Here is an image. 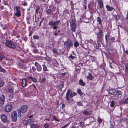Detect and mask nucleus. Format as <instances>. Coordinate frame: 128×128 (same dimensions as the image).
<instances>
[{
	"instance_id": "1",
	"label": "nucleus",
	"mask_w": 128,
	"mask_h": 128,
	"mask_svg": "<svg viewBox=\"0 0 128 128\" xmlns=\"http://www.w3.org/2000/svg\"><path fill=\"white\" fill-rule=\"evenodd\" d=\"M16 43L13 42L11 40H7L6 41L5 45L8 48L12 49H15L16 48Z\"/></svg>"
},
{
	"instance_id": "62",
	"label": "nucleus",
	"mask_w": 128,
	"mask_h": 128,
	"mask_svg": "<svg viewBox=\"0 0 128 128\" xmlns=\"http://www.w3.org/2000/svg\"><path fill=\"white\" fill-rule=\"evenodd\" d=\"M54 36H56L59 35V34H58V33H54Z\"/></svg>"
},
{
	"instance_id": "21",
	"label": "nucleus",
	"mask_w": 128,
	"mask_h": 128,
	"mask_svg": "<svg viewBox=\"0 0 128 128\" xmlns=\"http://www.w3.org/2000/svg\"><path fill=\"white\" fill-rule=\"evenodd\" d=\"M79 84L82 86H84L85 85V84L83 80H80L78 82Z\"/></svg>"
},
{
	"instance_id": "15",
	"label": "nucleus",
	"mask_w": 128,
	"mask_h": 128,
	"mask_svg": "<svg viewBox=\"0 0 128 128\" xmlns=\"http://www.w3.org/2000/svg\"><path fill=\"white\" fill-rule=\"evenodd\" d=\"M14 14L17 17H20L21 15L20 10H16V12L14 13Z\"/></svg>"
},
{
	"instance_id": "64",
	"label": "nucleus",
	"mask_w": 128,
	"mask_h": 128,
	"mask_svg": "<svg viewBox=\"0 0 128 128\" xmlns=\"http://www.w3.org/2000/svg\"><path fill=\"white\" fill-rule=\"evenodd\" d=\"M42 20L41 21H40V24H39V26H41V24L42 23Z\"/></svg>"
},
{
	"instance_id": "17",
	"label": "nucleus",
	"mask_w": 128,
	"mask_h": 128,
	"mask_svg": "<svg viewBox=\"0 0 128 128\" xmlns=\"http://www.w3.org/2000/svg\"><path fill=\"white\" fill-rule=\"evenodd\" d=\"M98 2L99 4L100 8H102L103 7V2L102 0H98Z\"/></svg>"
},
{
	"instance_id": "61",
	"label": "nucleus",
	"mask_w": 128,
	"mask_h": 128,
	"mask_svg": "<svg viewBox=\"0 0 128 128\" xmlns=\"http://www.w3.org/2000/svg\"><path fill=\"white\" fill-rule=\"evenodd\" d=\"M23 5L24 6H26L27 5V3L25 2H24L23 4Z\"/></svg>"
},
{
	"instance_id": "39",
	"label": "nucleus",
	"mask_w": 128,
	"mask_h": 128,
	"mask_svg": "<svg viewBox=\"0 0 128 128\" xmlns=\"http://www.w3.org/2000/svg\"><path fill=\"white\" fill-rule=\"evenodd\" d=\"M124 101L126 103H128V98H126L124 99Z\"/></svg>"
},
{
	"instance_id": "22",
	"label": "nucleus",
	"mask_w": 128,
	"mask_h": 128,
	"mask_svg": "<svg viewBox=\"0 0 128 128\" xmlns=\"http://www.w3.org/2000/svg\"><path fill=\"white\" fill-rule=\"evenodd\" d=\"M28 124L29 125H31L34 123V120L32 119H30L28 120Z\"/></svg>"
},
{
	"instance_id": "9",
	"label": "nucleus",
	"mask_w": 128,
	"mask_h": 128,
	"mask_svg": "<svg viewBox=\"0 0 128 128\" xmlns=\"http://www.w3.org/2000/svg\"><path fill=\"white\" fill-rule=\"evenodd\" d=\"M28 107L26 105L23 106L21 108L20 112L22 113L25 112L28 110Z\"/></svg>"
},
{
	"instance_id": "33",
	"label": "nucleus",
	"mask_w": 128,
	"mask_h": 128,
	"mask_svg": "<svg viewBox=\"0 0 128 128\" xmlns=\"http://www.w3.org/2000/svg\"><path fill=\"white\" fill-rule=\"evenodd\" d=\"M38 50L37 48H35L33 50L32 52L34 53H37Z\"/></svg>"
},
{
	"instance_id": "38",
	"label": "nucleus",
	"mask_w": 128,
	"mask_h": 128,
	"mask_svg": "<svg viewBox=\"0 0 128 128\" xmlns=\"http://www.w3.org/2000/svg\"><path fill=\"white\" fill-rule=\"evenodd\" d=\"M5 70L2 68L0 65V72H4Z\"/></svg>"
},
{
	"instance_id": "26",
	"label": "nucleus",
	"mask_w": 128,
	"mask_h": 128,
	"mask_svg": "<svg viewBox=\"0 0 128 128\" xmlns=\"http://www.w3.org/2000/svg\"><path fill=\"white\" fill-rule=\"evenodd\" d=\"M122 92L120 90H116L115 92V95H121Z\"/></svg>"
},
{
	"instance_id": "28",
	"label": "nucleus",
	"mask_w": 128,
	"mask_h": 128,
	"mask_svg": "<svg viewBox=\"0 0 128 128\" xmlns=\"http://www.w3.org/2000/svg\"><path fill=\"white\" fill-rule=\"evenodd\" d=\"M83 114L85 115L86 116H89L90 114L86 110H85L83 112Z\"/></svg>"
},
{
	"instance_id": "14",
	"label": "nucleus",
	"mask_w": 128,
	"mask_h": 128,
	"mask_svg": "<svg viewBox=\"0 0 128 128\" xmlns=\"http://www.w3.org/2000/svg\"><path fill=\"white\" fill-rule=\"evenodd\" d=\"M103 32L102 30L99 29L98 33L97 34V36L99 38H101L103 35Z\"/></svg>"
},
{
	"instance_id": "10",
	"label": "nucleus",
	"mask_w": 128,
	"mask_h": 128,
	"mask_svg": "<svg viewBox=\"0 0 128 128\" xmlns=\"http://www.w3.org/2000/svg\"><path fill=\"white\" fill-rule=\"evenodd\" d=\"M0 118L4 122H7L8 120L7 118L5 115L4 114H2Z\"/></svg>"
},
{
	"instance_id": "45",
	"label": "nucleus",
	"mask_w": 128,
	"mask_h": 128,
	"mask_svg": "<svg viewBox=\"0 0 128 128\" xmlns=\"http://www.w3.org/2000/svg\"><path fill=\"white\" fill-rule=\"evenodd\" d=\"M8 92H13V89L12 88H8Z\"/></svg>"
},
{
	"instance_id": "35",
	"label": "nucleus",
	"mask_w": 128,
	"mask_h": 128,
	"mask_svg": "<svg viewBox=\"0 0 128 128\" xmlns=\"http://www.w3.org/2000/svg\"><path fill=\"white\" fill-rule=\"evenodd\" d=\"M23 124L24 125H26L27 124H28V120H24L23 121Z\"/></svg>"
},
{
	"instance_id": "54",
	"label": "nucleus",
	"mask_w": 128,
	"mask_h": 128,
	"mask_svg": "<svg viewBox=\"0 0 128 128\" xmlns=\"http://www.w3.org/2000/svg\"><path fill=\"white\" fill-rule=\"evenodd\" d=\"M70 58L72 60H73L74 59V57L72 55H70L69 56Z\"/></svg>"
},
{
	"instance_id": "37",
	"label": "nucleus",
	"mask_w": 128,
	"mask_h": 128,
	"mask_svg": "<svg viewBox=\"0 0 128 128\" xmlns=\"http://www.w3.org/2000/svg\"><path fill=\"white\" fill-rule=\"evenodd\" d=\"M53 52L55 54H57L58 53L57 50L55 48L53 49Z\"/></svg>"
},
{
	"instance_id": "63",
	"label": "nucleus",
	"mask_w": 128,
	"mask_h": 128,
	"mask_svg": "<svg viewBox=\"0 0 128 128\" xmlns=\"http://www.w3.org/2000/svg\"><path fill=\"white\" fill-rule=\"evenodd\" d=\"M32 47L33 48H36V45H34V44H32Z\"/></svg>"
},
{
	"instance_id": "49",
	"label": "nucleus",
	"mask_w": 128,
	"mask_h": 128,
	"mask_svg": "<svg viewBox=\"0 0 128 128\" xmlns=\"http://www.w3.org/2000/svg\"><path fill=\"white\" fill-rule=\"evenodd\" d=\"M66 98L67 101H68V102L70 101V99L69 96H66Z\"/></svg>"
},
{
	"instance_id": "23",
	"label": "nucleus",
	"mask_w": 128,
	"mask_h": 128,
	"mask_svg": "<svg viewBox=\"0 0 128 128\" xmlns=\"http://www.w3.org/2000/svg\"><path fill=\"white\" fill-rule=\"evenodd\" d=\"M88 78L90 80H92L93 79V77L92 74L90 73H88Z\"/></svg>"
},
{
	"instance_id": "7",
	"label": "nucleus",
	"mask_w": 128,
	"mask_h": 128,
	"mask_svg": "<svg viewBox=\"0 0 128 128\" xmlns=\"http://www.w3.org/2000/svg\"><path fill=\"white\" fill-rule=\"evenodd\" d=\"M12 108V106L10 104H8L5 108V110L6 112H8L10 111Z\"/></svg>"
},
{
	"instance_id": "12",
	"label": "nucleus",
	"mask_w": 128,
	"mask_h": 128,
	"mask_svg": "<svg viewBox=\"0 0 128 128\" xmlns=\"http://www.w3.org/2000/svg\"><path fill=\"white\" fill-rule=\"evenodd\" d=\"M5 101V96L0 97V106L3 105L4 102Z\"/></svg>"
},
{
	"instance_id": "13",
	"label": "nucleus",
	"mask_w": 128,
	"mask_h": 128,
	"mask_svg": "<svg viewBox=\"0 0 128 128\" xmlns=\"http://www.w3.org/2000/svg\"><path fill=\"white\" fill-rule=\"evenodd\" d=\"M107 10L109 12H111L112 10H115V9L112 6H110L109 5L107 4L106 6Z\"/></svg>"
},
{
	"instance_id": "41",
	"label": "nucleus",
	"mask_w": 128,
	"mask_h": 128,
	"mask_svg": "<svg viewBox=\"0 0 128 128\" xmlns=\"http://www.w3.org/2000/svg\"><path fill=\"white\" fill-rule=\"evenodd\" d=\"M97 121L99 123H101L102 122V120L100 118H98Z\"/></svg>"
},
{
	"instance_id": "34",
	"label": "nucleus",
	"mask_w": 128,
	"mask_h": 128,
	"mask_svg": "<svg viewBox=\"0 0 128 128\" xmlns=\"http://www.w3.org/2000/svg\"><path fill=\"white\" fill-rule=\"evenodd\" d=\"M74 46L76 47L79 46V43L78 42H75L74 44Z\"/></svg>"
},
{
	"instance_id": "24",
	"label": "nucleus",
	"mask_w": 128,
	"mask_h": 128,
	"mask_svg": "<svg viewBox=\"0 0 128 128\" xmlns=\"http://www.w3.org/2000/svg\"><path fill=\"white\" fill-rule=\"evenodd\" d=\"M46 12L47 14L48 15L50 14H51L52 13V10L50 8L47 9L46 10Z\"/></svg>"
},
{
	"instance_id": "8",
	"label": "nucleus",
	"mask_w": 128,
	"mask_h": 128,
	"mask_svg": "<svg viewBox=\"0 0 128 128\" xmlns=\"http://www.w3.org/2000/svg\"><path fill=\"white\" fill-rule=\"evenodd\" d=\"M76 95V94L74 92H71V90L70 89H68L66 93V96H74Z\"/></svg>"
},
{
	"instance_id": "55",
	"label": "nucleus",
	"mask_w": 128,
	"mask_h": 128,
	"mask_svg": "<svg viewBox=\"0 0 128 128\" xmlns=\"http://www.w3.org/2000/svg\"><path fill=\"white\" fill-rule=\"evenodd\" d=\"M64 86V84L63 83H62V84L60 86V88H63Z\"/></svg>"
},
{
	"instance_id": "48",
	"label": "nucleus",
	"mask_w": 128,
	"mask_h": 128,
	"mask_svg": "<svg viewBox=\"0 0 128 128\" xmlns=\"http://www.w3.org/2000/svg\"><path fill=\"white\" fill-rule=\"evenodd\" d=\"M44 127L46 128H48L49 127V124H46L44 125Z\"/></svg>"
},
{
	"instance_id": "36",
	"label": "nucleus",
	"mask_w": 128,
	"mask_h": 128,
	"mask_svg": "<svg viewBox=\"0 0 128 128\" xmlns=\"http://www.w3.org/2000/svg\"><path fill=\"white\" fill-rule=\"evenodd\" d=\"M40 9V8L38 6L36 9V13H37L39 11Z\"/></svg>"
},
{
	"instance_id": "20",
	"label": "nucleus",
	"mask_w": 128,
	"mask_h": 128,
	"mask_svg": "<svg viewBox=\"0 0 128 128\" xmlns=\"http://www.w3.org/2000/svg\"><path fill=\"white\" fill-rule=\"evenodd\" d=\"M125 74L126 76H128V64H126L125 66Z\"/></svg>"
},
{
	"instance_id": "2",
	"label": "nucleus",
	"mask_w": 128,
	"mask_h": 128,
	"mask_svg": "<svg viewBox=\"0 0 128 128\" xmlns=\"http://www.w3.org/2000/svg\"><path fill=\"white\" fill-rule=\"evenodd\" d=\"M60 20H56L54 22L50 21L49 22L48 24L50 26H53L52 27L54 30H56L58 27V25L60 23Z\"/></svg>"
},
{
	"instance_id": "57",
	"label": "nucleus",
	"mask_w": 128,
	"mask_h": 128,
	"mask_svg": "<svg viewBox=\"0 0 128 128\" xmlns=\"http://www.w3.org/2000/svg\"><path fill=\"white\" fill-rule=\"evenodd\" d=\"M125 53L126 55H128V50H126L125 52Z\"/></svg>"
},
{
	"instance_id": "32",
	"label": "nucleus",
	"mask_w": 128,
	"mask_h": 128,
	"mask_svg": "<svg viewBox=\"0 0 128 128\" xmlns=\"http://www.w3.org/2000/svg\"><path fill=\"white\" fill-rule=\"evenodd\" d=\"M105 38L106 40V42L107 43L108 42V40L109 39V37L108 35H106L105 36Z\"/></svg>"
},
{
	"instance_id": "44",
	"label": "nucleus",
	"mask_w": 128,
	"mask_h": 128,
	"mask_svg": "<svg viewBox=\"0 0 128 128\" xmlns=\"http://www.w3.org/2000/svg\"><path fill=\"white\" fill-rule=\"evenodd\" d=\"M114 105V101H112L111 102L110 106L111 107H113Z\"/></svg>"
},
{
	"instance_id": "46",
	"label": "nucleus",
	"mask_w": 128,
	"mask_h": 128,
	"mask_svg": "<svg viewBox=\"0 0 128 128\" xmlns=\"http://www.w3.org/2000/svg\"><path fill=\"white\" fill-rule=\"evenodd\" d=\"M80 124L81 126L84 127V123L83 122H80Z\"/></svg>"
},
{
	"instance_id": "58",
	"label": "nucleus",
	"mask_w": 128,
	"mask_h": 128,
	"mask_svg": "<svg viewBox=\"0 0 128 128\" xmlns=\"http://www.w3.org/2000/svg\"><path fill=\"white\" fill-rule=\"evenodd\" d=\"M32 70L34 71H35L36 70V69L35 68V67L34 66H32Z\"/></svg>"
},
{
	"instance_id": "31",
	"label": "nucleus",
	"mask_w": 128,
	"mask_h": 128,
	"mask_svg": "<svg viewBox=\"0 0 128 128\" xmlns=\"http://www.w3.org/2000/svg\"><path fill=\"white\" fill-rule=\"evenodd\" d=\"M77 92L80 95L82 96V95L83 93L82 92L81 90L80 89H78L77 90Z\"/></svg>"
},
{
	"instance_id": "52",
	"label": "nucleus",
	"mask_w": 128,
	"mask_h": 128,
	"mask_svg": "<svg viewBox=\"0 0 128 128\" xmlns=\"http://www.w3.org/2000/svg\"><path fill=\"white\" fill-rule=\"evenodd\" d=\"M111 40L113 42H114L115 40V38L114 37H112L111 38Z\"/></svg>"
},
{
	"instance_id": "43",
	"label": "nucleus",
	"mask_w": 128,
	"mask_h": 128,
	"mask_svg": "<svg viewBox=\"0 0 128 128\" xmlns=\"http://www.w3.org/2000/svg\"><path fill=\"white\" fill-rule=\"evenodd\" d=\"M33 38L34 39L38 40L39 38V37L38 36L36 35L33 36Z\"/></svg>"
},
{
	"instance_id": "5",
	"label": "nucleus",
	"mask_w": 128,
	"mask_h": 128,
	"mask_svg": "<svg viewBox=\"0 0 128 128\" xmlns=\"http://www.w3.org/2000/svg\"><path fill=\"white\" fill-rule=\"evenodd\" d=\"M17 114L15 111H13L11 114V117L12 120L14 122H16L17 119Z\"/></svg>"
},
{
	"instance_id": "6",
	"label": "nucleus",
	"mask_w": 128,
	"mask_h": 128,
	"mask_svg": "<svg viewBox=\"0 0 128 128\" xmlns=\"http://www.w3.org/2000/svg\"><path fill=\"white\" fill-rule=\"evenodd\" d=\"M34 65L36 66V70L40 72L42 70V68L41 66L38 62H35Z\"/></svg>"
},
{
	"instance_id": "25",
	"label": "nucleus",
	"mask_w": 128,
	"mask_h": 128,
	"mask_svg": "<svg viewBox=\"0 0 128 128\" xmlns=\"http://www.w3.org/2000/svg\"><path fill=\"white\" fill-rule=\"evenodd\" d=\"M96 21L99 24H100L102 23L101 19L99 17L96 18Z\"/></svg>"
},
{
	"instance_id": "51",
	"label": "nucleus",
	"mask_w": 128,
	"mask_h": 128,
	"mask_svg": "<svg viewBox=\"0 0 128 128\" xmlns=\"http://www.w3.org/2000/svg\"><path fill=\"white\" fill-rule=\"evenodd\" d=\"M69 124H66L64 126H62L61 128H65L66 127V126H68L69 125Z\"/></svg>"
},
{
	"instance_id": "29",
	"label": "nucleus",
	"mask_w": 128,
	"mask_h": 128,
	"mask_svg": "<svg viewBox=\"0 0 128 128\" xmlns=\"http://www.w3.org/2000/svg\"><path fill=\"white\" fill-rule=\"evenodd\" d=\"M114 16L115 17V20L116 21H118L120 19L119 16L115 14L114 15Z\"/></svg>"
},
{
	"instance_id": "47",
	"label": "nucleus",
	"mask_w": 128,
	"mask_h": 128,
	"mask_svg": "<svg viewBox=\"0 0 128 128\" xmlns=\"http://www.w3.org/2000/svg\"><path fill=\"white\" fill-rule=\"evenodd\" d=\"M77 104L78 105V106H82V103L80 102H77Z\"/></svg>"
},
{
	"instance_id": "50",
	"label": "nucleus",
	"mask_w": 128,
	"mask_h": 128,
	"mask_svg": "<svg viewBox=\"0 0 128 128\" xmlns=\"http://www.w3.org/2000/svg\"><path fill=\"white\" fill-rule=\"evenodd\" d=\"M20 7L19 6H17L16 7V10H19Z\"/></svg>"
},
{
	"instance_id": "16",
	"label": "nucleus",
	"mask_w": 128,
	"mask_h": 128,
	"mask_svg": "<svg viewBox=\"0 0 128 128\" xmlns=\"http://www.w3.org/2000/svg\"><path fill=\"white\" fill-rule=\"evenodd\" d=\"M27 79L31 80L32 81L34 82H37V80L34 78L32 77L31 76H28L27 78Z\"/></svg>"
},
{
	"instance_id": "53",
	"label": "nucleus",
	"mask_w": 128,
	"mask_h": 128,
	"mask_svg": "<svg viewBox=\"0 0 128 128\" xmlns=\"http://www.w3.org/2000/svg\"><path fill=\"white\" fill-rule=\"evenodd\" d=\"M46 80V78H42V79L41 80V81H42V82H44Z\"/></svg>"
},
{
	"instance_id": "3",
	"label": "nucleus",
	"mask_w": 128,
	"mask_h": 128,
	"mask_svg": "<svg viewBox=\"0 0 128 128\" xmlns=\"http://www.w3.org/2000/svg\"><path fill=\"white\" fill-rule=\"evenodd\" d=\"M64 45L65 46L70 48L72 46L73 43L70 39H67V40L64 42Z\"/></svg>"
},
{
	"instance_id": "42",
	"label": "nucleus",
	"mask_w": 128,
	"mask_h": 128,
	"mask_svg": "<svg viewBox=\"0 0 128 128\" xmlns=\"http://www.w3.org/2000/svg\"><path fill=\"white\" fill-rule=\"evenodd\" d=\"M4 84V83L3 82H0V87H2Z\"/></svg>"
},
{
	"instance_id": "40",
	"label": "nucleus",
	"mask_w": 128,
	"mask_h": 128,
	"mask_svg": "<svg viewBox=\"0 0 128 128\" xmlns=\"http://www.w3.org/2000/svg\"><path fill=\"white\" fill-rule=\"evenodd\" d=\"M4 57V56L2 55V54L0 53V60H2Z\"/></svg>"
},
{
	"instance_id": "59",
	"label": "nucleus",
	"mask_w": 128,
	"mask_h": 128,
	"mask_svg": "<svg viewBox=\"0 0 128 128\" xmlns=\"http://www.w3.org/2000/svg\"><path fill=\"white\" fill-rule=\"evenodd\" d=\"M83 6L84 8V9L85 10H86L87 8L86 6L85 5H83Z\"/></svg>"
},
{
	"instance_id": "4",
	"label": "nucleus",
	"mask_w": 128,
	"mask_h": 128,
	"mask_svg": "<svg viewBox=\"0 0 128 128\" xmlns=\"http://www.w3.org/2000/svg\"><path fill=\"white\" fill-rule=\"evenodd\" d=\"M71 28L74 32H76V25L75 23V21L72 19V20L71 23L70 24Z\"/></svg>"
},
{
	"instance_id": "60",
	"label": "nucleus",
	"mask_w": 128,
	"mask_h": 128,
	"mask_svg": "<svg viewBox=\"0 0 128 128\" xmlns=\"http://www.w3.org/2000/svg\"><path fill=\"white\" fill-rule=\"evenodd\" d=\"M46 0H39V1L41 2H46Z\"/></svg>"
},
{
	"instance_id": "11",
	"label": "nucleus",
	"mask_w": 128,
	"mask_h": 128,
	"mask_svg": "<svg viewBox=\"0 0 128 128\" xmlns=\"http://www.w3.org/2000/svg\"><path fill=\"white\" fill-rule=\"evenodd\" d=\"M26 78H23L22 80V86L23 88L25 87L27 85L26 83Z\"/></svg>"
},
{
	"instance_id": "27",
	"label": "nucleus",
	"mask_w": 128,
	"mask_h": 128,
	"mask_svg": "<svg viewBox=\"0 0 128 128\" xmlns=\"http://www.w3.org/2000/svg\"><path fill=\"white\" fill-rule=\"evenodd\" d=\"M80 67L78 66H76V71L78 73H79L80 72Z\"/></svg>"
},
{
	"instance_id": "19",
	"label": "nucleus",
	"mask_w": 128,
	"mask_h": 128,
	"mask_svg": "<svg viewBox=\"0 0 128 128\" xmlns=\"http://www.w3.org/2000/svg\"><path fill=\"white\" fill-rule=\"evenodd\" d=\"M40 127V125L39 124H32L30 126V128H39Z\"/></svg>"
},
{
	"instance_id": "30",
	"label": "nucleus",
	"mask_w": 128,
	"mask_h": 128,
	"mask_svg": "<svg viewBox=\"0 0 128 128\" xmlns=\"http://www.w3.org/2000/svg\"><path fill=\"white\" fill-rule=\"evenodd\" d=\"M42 66H43V70L44 71H48V70L47 69V68L45 64H43L42 65Z\"/></svg>"
},
{
	"instance_id": "56",
	"label": "nucleus",
	"mask_w": 128,
	"mask_h": 128,
	"mask_svg": "<svg viewBox=\"0 0 128 128\" xmlns=\"http://www.w3.org/2000/svg\"><path fill=\"white\" fill-rule=\"evenodd\" d=\"M98 45V46H99L100 47L101 46V45L100 44L99 42V41L98 40L97 41Z\"/></svg>"
},
{
	"instance_id": "18",
	"label": "nucleus",
	"mask_w": 128,
	"mask_h": 128,
	"mask_svg": "<svg viewBox=\"0 0 128 128\" xmlns=\"http://www.w3.org/2000/svg\"><path fill=\"white\" fill-rule=\"evenodd\" d=\"M116 90H109L108 92L110 94V95H115V92H116Z\"/></svg>"
}]
</instances>
